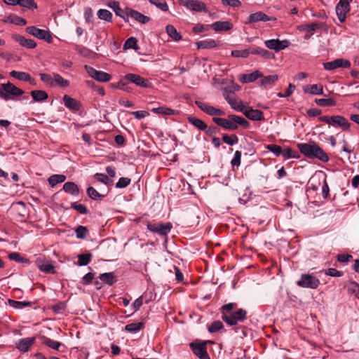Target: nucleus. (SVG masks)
<instances>
[{"instance_id":"64","label":"nucleus","mask_w":359,"mask_h":359,"mask_svg":"<svg viewBox=\"0 0 359 359\" xmlns=\"http://www.w3.org/2000/svg\"><path fill=\"white\" fill-rule=\"evenodd\" d=\"M229 104L232 109L236 111L243 112L244 110L242 102H238L236 100V99H234L231 102H230Z\"/></svg>"},{"instance_id":"3","label":"nucleus","mask_w":359,"mask_h":359,"mask_svg":"<svg viewBox=\"0 0 359 359\" xmlns=\"http://www.w3.org/2000/svg\"><path fill=\"white\" fill-rule=\"evenodd\" d=\"M247 318V311L245 309H239L230 315L222 316V319L229 325H236L238 323L243 322Z\"/></svg>"},{"instance_id":"9","label":"nucleus","mask_w":359,"mask_h":359,"mask_svg":"<svg viewBox=\"0 0 359 359\" xmlns=\"http://www.w3.org/2000/svg\"><path fill=\"white\" fill-rule=\"evenodd\" d=\"M84 68L90 77L98 81L107 82L111 79V76L107 72L96 70L88 65H85Z\"/></svg>"},{"instance_id":"57","label":"nucleus","mask_w":359,"mask_h":359,"mask_svg":"<svg viewBox=\"0 0 359 359\" xmlns=\"http://www.w3.org/2000/svg\"><path fill=\"white\" fill-rule=\"evenodd\" d=\"M71 208L83 215H86L88 213V210L86 205L81 203H72L71 204Z\"/></svg>"},{"instance_id":"46","label":"nucleus","mask_w":359,"mask_h":359,"mask_svg":"<svg viewBox=\"0 0 359 359\" xmlns=\"http://www.w3.org/2000/svg\"><path fill=\"white\" fill-rule=\"evenodd\" d=\"M54 77V85L57 84L60 87L65 88L69 85V81L65 79L62 76L58 74H53Z\"/></svg>"},{"instance_id":"45","label":"nucleus","mask_w":359,"mask_h":359,"mask_svg":"<svg viewBox=\"0 0 359 359\" xmlns=\"http://www.w3.org/2000/svg\"><path fill=\"white\" fill-rule=\"evenodd\" d=\"M19 4L20 7L34 10L37 8V4L34 0H19Z\"/></svg>"},{"instance_id":"36","label":"nucleus","mask_w":359,"mask_h":359,"mask_svg":"<svg viewBox=\"0 0 359 359\" xmlns=\"http://www.w3.org/2000/svg\"><path fill=\"white\" fill-rule=\"evenodd\" d=\"M144 325V324L142 322L130 323L126 325L125 330L128 332L136 333L142 330Z\"/></svg>"},{"instance_id":"59","label":"nucleus","mask_w":359,"mask_h":359,"mask_svg":"<svg viewBox=\"0 0 359 359\" xmlns=\"http://www.w3.org/2000/svg\"><path fill=\"white\" fill-rule=\"evenodd\" d=\"M266 149L273 152L276 156H280L283 153L282 147L277 144H269L266 146Z\"/></svg>"},{"instance_id":"10","label":"nucleus","mask_w":359,"mask_h":359,"mask_svg":"<svg viewBox=\"0 0 359 359\" xmlns=\"http://www.w3.org/2000/svg\"><path fill=\"white\" fill-rule=\"evenodd\" d=\"M180 4L187 8L196 12H207L208 8L205 3L196 0H180Z\"/></svg>"},{"instance_id":"6","label":"nucleus","mask_w":359,"mask_h":359,"mask_svg":"<svg viewBox=\"0 0 359 359\" xmlns=\"http://www.w3.org/2000/svg\"><path fill=\"white\" fill-rule=\"evenodd\" d=\"M26 32L39 39L45 40L48 43L53 41V37L48 30L41 29L35 26H29L26 28Z\"/></svg>"},{"instance_id":"8","label":"nucleus","mask_w":359,"mask_h":359,"mask_svg":"<svg viewBox=\"0 0 359 359\" xmlns=\"http://www.w3.org/2000/svg\"><path fill=\"white\" fill-rule=\"evenodd\" d=\"M352 0H339L336 6V13L339 20L344 22L346 18V14L350 11V3Z\"/></svg>"},{"instance_id":"7","label":"nucleus","mask_w":359,"mask_h":359,"mask_svg":"<svg viewBox=\"0 0 359 359\" xmlns=\"http://www.w3.org/2000/svg\"><path fill=\"white\" fill-rule=\"evenodd\" d=\"M297 284L302 287L316 289L320 285V280L311 274H302Z\"/></svg>"},{"instance_id":"19","label":"nucleus","mask_w":359,"mask_h":359,"mask_svg":"<svg viewBox=\"0 0 359 359\" xmlns=\"http://www.w3.org/2000/svg\"><path fill=\"white\" fill-rule=\"evenodd\" d=\"M35 340V337L20 339L18 342H16V348L21 352H27L30 347L34 344Z\"/></svg>"},{"instance_id":"13","label":"nucleus","mask_w":359,"mask_h":359,"mask_svg":"<svg viewBox=\"0 0 359 359\" xmlns=\"http://www.w3.org/2000/svg\"><path fill=\"white\" fill-rule=\"evenodd\" d=\"M195 104L201 109L203 112L206 113L210 116H224L225 113L224 111L217 109L215 107L210 106L205 102L196 100Z\"/></svg>"},{"instance_id":"26","label":"nucleus","mask_w":359,"mask_h":359,"mask_svg":"<svg viewBox=\"0 0 359 359\" xmlns=\"http://www.w3.org/2000/svg\"><path fill=\"white\" fill-rule=\"evenodd\" d=\"M30 95L33 98V101L32 102H43L46 100L48 97V93L41 90H32L31 91Z\"/></svg>"},{"instance_id":"44","label":"nucleus","mask_w":359,"mask_h":359,"mask_svg":"<svg viewBox=\"0 0 359 359\" xmlns=\"http://www.w3.org/2000/svg\"><path fill=\"white\" fill-rule=\"evenodd\" d=\"M39 269L46 273L55 274L56 273L54 266L50 262L39 264Z\"/></svg>"},{"instance_id":"41","label":"nucleus","mask_w":359,"mask_h":359,"mask_svg":"<svg viewBox=\"0 0 359 359\" xmlns=\"http://www.w3.org/2000/svg\"><path fill=\"white\" fill-rule=\"evenodd\" d=\"M10 75L19 81H27L29 79V74L24 72L13 70L10 72Z\"/></svg>"},{"instance_id":"35","label":"nucleus","mask_w":359,"mask_h":359,"mask_svg":"<svg viewBox=\"0 0 359 359\" xmlns=\"http://www.w3.org/2000/svg\"><path fill=\"white\" fill-rule=\"evenodd\" d=\"M153 113L162 114V115H173L175 114V111L171 108L162 106L158 107H154L151 109Z\"/></svg>"},{"instance_id":"11","label":"nucleus","mask_w":359,"mask_h":359,"mask_svg":"<svg viewBox=\"0 0 359 359\" xmlns=\"http://www.w3.org/2000/svg\"><path fill=\"white\" fill-rule=\"evenodd\" d=\"M126 80L128 81L129 83H134L141 88H148L151 86V83L149 80L139 74L133 73L127 74H126Z\"/></svg>"},{"instance_id":"56","label":"nucleus","mask_w":359,"mask_h":359,"mask_svg":"<svg viewBox=\"0 0 359 359\" xmlns=\"http://www.w3.org/2000/svg\"><path fill=\"white\" fill-rule=\"evenodd\" d=\"M137 40L135 37H130L128 38L124 45L123 48L124 49H128V48H133V49H137Z\"/></svg>"},{"instance_id":"20","label":"nucleus","mask_w":359,"mask_h":359,"mask_svg":"<svg viewBox=\"0 0 359 359\" xmlns=\"http://www.w3.org/2000/svg\"><path fill=\"white\" fill-rule=\"evenodd\" d=\"M63 102L65 106L72 111H77L81 108V103L79 101L67 95H64Z\"/></svg>"},{"instance_id":"15","label":"nucleus","mask_w":359,"mask_h":359,"mask_svg":"<svg viewBox=\"0 0 359 359\" xmlns=\"http://www.w3.org/2000/svg\"><path fill=\"white\" fill-rule=\"evenodd\" d=\"M271 20H275L272 17H270L262 11H258L255 13H252L249 15L245 24H252L258 22H267Z\"/></svg>"},{"instance_id":"51","label":"nucleus","mask_w":359,"mask_h":359,"mask_svg":"<svg viewBox=\"0 0 359 359\" xmlns=\"http://www.w3.org/2000/svg\"><path fill=\"white\" fill-rule=\"evenodd\" d=\"M75 233L77 238L84 239L88 234V230L87 227L80 225L76 228Z\"/></svg>"},{"instance_id":"63","label":"nucleus","mask_w":359,"mask_h":359,"mask_svg":"<svg viewBox=\"0 0 359 359\" xmlns=\"http://www.w3.org/2000/svg\"><path fill=\"white\" fill-rule=\"evenodd\" d=\"M131 180L128 177H121L116 184V187L118 189H122L128 187Z\"/></svg>"},{"instance_id":"55","label":"nucleus","mask_w":359,"mask_h":359,"mask_svg":"<svg viewBox=\"0 0 359 359\" xmlns=\"http://www.w3.org/2000/svg\"><path fill=\"white\" fill-rule=\"evenodd\" d=\"M224 327L223 323L219 320L214 321L211 323V325L208 327V331L210 333H214L219 331Z\"/></svg>"},{"instance_id":"2","label":"nucleus","mask_w":359,"mask_h":359,"mask_svg":"<svg viewBox=\"0 0 359 359\" xmlns=\"http://www.w3.org/2000/svg\"><path fill=\"white\" fill-rule=\"evenodd\" d=\"M23 94L24 91L22 89L9 81L0 85V98L5 101L14 100Z\"/></svg>"},{"instance_id":"40","label":"nucleus","mask_w":359,"mask_h":359,"mask_svg":"<svg viewBox=\"0 0 359 359\" xmlns=\"http://www.w3.org/2000/svg\"><path fill=\"white\" fill-rule=\"evenodd\" d=\"M92 254L90 252L78 255L77 264L79 266H86L91 262Z\"/></svg>"},{"instance_id":"38","label":"nucleus","mask_w":359,"mask_h":359,"mask_svg":"<svg viewBox=\"0 0 359 359\" xmlns=\"http://www.w3.org/2000/svg\"><path fill=\"white\" fill-rule=\"evenodd\" d=\"M278 79L277 74H271L264 76L260 81V85L262 86L266 87L268 86L273 85Z\"/></svg>"},{"instance_id":"61","label":"nucleus","mask_w":359,"mask_h":359,"mask_svg":"<svg viewBox=\"0 0 359 359\" xmlns=\"http://www.w3.org/2000/svg\"><path fill=\"white\" fill-rule=\"evenodd\" d=\"M149 1L163 11H167L168 10V6L165 1H160L159 0H149Z\"/></svg>"},{"instance_id":"30","label":"nucleus","mask_w":359,"mask_h":359,"mask_svg":"<svg viewBox=\"0 0 359 359\" xmlns=\"http://www.w3.org/2000/svg\"><path fill=\"white\" fill-rule=\"evenodd\" d=\"M228 118L231 119L236 125H240L244 128H248L250 126V123L241 116L235 114H230L228 116Z\"/></svg>"},{"instance_id":"24","label":"nucleus","mask_w":359,"mask_h":359,"mask_svg":"<svg viewBox=\"0 0 359 359\" xmlns=\"http://www.w3.org/2000/svg\"><path fill=\"white\" fill-rule=\"evenodd\" d=\"M304 92L313 95L323 94V86L322 84L306 85L304 87Z\"/></svg>"},{"instance_id":"21","label":"nucleus","mask_w":359,"mask_h":359,"mask_svg":"<svg viewBox=\"0 0 359 359\" xmlns=\"http://www.w3.org/2000/svg\"><path fill=\"white\" fill-rule=\"evenodd\" d=\"M243 114L250 120L252 121H264V116L262 111L258 109H254L251 107L243 110Z\"/></svg>"},{"instance_id":"33","label":"nucleus","mask_w":359,"mask_h":359,"mask_svg":"<svg viewBox=\"0 0 359 359\" xmlns=\"http://www.w3.org/2000/svg\"><path fill=\"white\" fill-rule=\"evenodd\" d=\"M187 120L191 124L200 130L204 131L207 129V124L200 118L194 116H189Z\"/></svg>"},{"instance_id":"23","label":"nucleus","mask_w":359,"mask_h":359,"mask_svg":"<svg viewBox=\"0 0 359 359\" xmlns=\"http://www.w3.org/2000/svg\"><path fill=\"white\" fill-rule=\"evenodd\" d=\"M215 32L229 31L233 28L229 21H217L210 25Z\"/></svg>"},{"instance_id":"4","label":"nucleus","mask_w":359,"mask_h":359,"mask_svg":"<svg viewBox=\"0 0 359 359\" xmlns=\"http://www.w3.org/2000/svg\"><path fill=\"white\" fill-rule=\"evenodd\" d=\"M147 229L151 232L156 233L162 236H167V235L170 233L172 225L170 222H166L165 224L161 222H149L147 225Z\"/></svg>"},{"instance_id":"5","label":"nucleus","mask_w":359,"mask_h":359,"mask_svg":"<svg viewBox=\"0 0 359 359\" xmlns=\"http://www.w3.org/2000/svg\"><path fill=\"white\" fill-rule=\"evenodd\" d=\"M193 353L197 355L199 359H210L208 352L205 341L196 340L189 344Z\"/></svg>"},{"instance_id":"28","label":"nucleus","mask_w":359,"mask_h":359,"mask_svg":"<svg viewBox=\"0 0 359 359\" xmlns=\"http://www.w3.org/2000/svg\"><path fill=\"white\" fill-rule=\"evenodd\" d=\"M99 278L103 283L112 285L117 281V278L113 272L104 273L100 275Z\"/></svg>"},{"instance_id":"37","label":"nucleus","mask_w":359,"mask_h":359,"mask_svg":"<svg viewBox=\"0 0 359 359\" xmlns=\"http://www.w3.org/2000/svg\"><path fill=\"white\" fill-rule=\"evenodd\" d=\"M166 32L169 36L174 41H178L182 39L181 34L177 31L173 25H168L166 26Z\"/></svg>"},{"instance_id":"42","label":"nucleus","mask_w":359,"mask_h":359,"mask_svg":"<svg viewBox=\"0 0 359 359\" xmlns=\"http://www.w3.org/2000/svg\"><path fill=\"white\" fill-rule=\"evenodd\" d=\"M236 307H237L236 303H229V304L223 305L220 308L222 316H224V315H226V316L230 315L231 313H232L233 312V310L234 309H236Z\"/></svg>"},{"instance_id":"17","label":"nucleus","mask_w":359,"mask_h":359,"mask_svg":"<svg viewBox=\"0 0 359 359\" xmlns=\"http://www.w3.org/2000/svg\"><path fill=\"white\" fill-rule=\"evenodd\" d=\"M332 123L331 125L334 127H339L343 130L347 131L350 130L351 123L348 121L341 116H332V118H331Z\"/></svg>"},{"instance_id":"25","label":"nucleus","mask_w":359,"mask_h":359,"mask_svg":"<svg viewBox=\"0 0 359 359\" xmlns=\"http://www.w3.org/2000/svg\"><path fill=\"white\" fill-rule=\"evenodd\" d=\"M263 77V74L258 70L255 71L251 74H242L240 81L243 83H252L255 81L257 79Z\"/></svg>"},{"instance_id":"1","label":"nucleus","mask_w":359,"mask_h":359,"mask_svg":"<svg viewBox=\"0 0 359 359\" xmlns=\"http://www.w3.org/2000/svg\"><path fill=\"white\" fill-rule=\"evenodd\" d=\"M297 147L309 158H318L324 163L329 161L327 154L314 142L298 143Z\"/></svg>"},{"instance_id":"60","label":"nucleus","mask_w":359,"mask_h":359,"mask_svg":"<svg viewBox=\"0 0 359 359\" xmlns=\"http://www.w3.org/2000/svg\"><path fill=\"white\" fill-rule=\"evenodd\" d=\"M41 80L49 85L50 86H54V77L53 78L50 74L46 73H41L39 74Z\"/></svg>"},{"instance_id":"34","label":"nucleus","mask_w":359,"mask_h":359,"mask_svg":"<svg viewBox=\"0 0 359 359\" xmlns=\"http://www.w3.org/2000/svg\"><path fill=\"white\" fill-rule=\"evenodd\" d=\"M196 46L198 48L209 49L216 47L217 46V43L215 40L209 39L198 41L196 43Z\"/></svg>"},{"instance_id":"49","label":"nucleus","mask_w":359,"mask_h":359,"mask_svg":"<svg viewBox=\"0 0 359 359\" xmlns=\"http://www.w3.org/2000/svg\"><path fill=\"white\" fill-rule=\"evenodd\" d=\"M97 16L101 20L111 22L112 18V13L107 9H100L97 11Z\"/></svg>"},{"instance_id":"47","label":"nucleus","mask_w":359,"mask_h":359,"mask_svg":"<svg viewBox=\"0 0 359 359\" xmlns=\"http://www.w3.org/2000/svg\"><path fill=\"white\" fill-rule=\"evenodd\" d=\"M315 102L320 107H328V106H335L336 105V101L333 100L332 98H320V99H316Z\"/></svg>"},{"instance_id":"14","label":"nucleus","mask_w":359,"mask_h":359,"mask_svg":"<svg viewBox=\"0 0 359 359\" xmlns=\"http://www.w3.org/2000/svg\"><path fill=\"white\" fill-rule=\"evenodd\" d=\"M264 44L268 48L274 50L276 52H278L285 49V48H287L290 43L287 40L280 41L276 39L266 40L264 41Z\"/></svg>"},{"instance_id":"18","label":"nucleus","mask_w":359,"mask_h":359,"mask_svg":"<svg viewBox=\"0 0 359 359\" xmlns=\"http://www.w3.org/2000/svg\"><path fill=\"white\" fill-rule=\"evenodd\" d=\"M12 39L15 41L18 42L20 46L25 47L27 48L32 49L36 46V43L34 40L31 39H26L25 37L20 34H13Z\"/></svg>"},{"instance_id":"39","label":"nucleus","mask_w":359,"mask_h":359,"mask_svg":"<svg viewBox=\"0 0 359 359\" xmlns=\"http://www.w3.org/2000/svg\"><path fill=\"white\" fill-rule=\"evenodd\" d=\"M66 180V177L64 175H53L48 178V183L54 187L59 183L64 182Z\"/></svg>"},{"instance_id":"22","label":"nucleus","mask_w":359,"mask_h":359,"mask_svg":"<svg viewBox=\"0 0 359 359\" xmlns=\"http://www.w3.org/2000/svg\"><path fill=\"white\" fill-rule=\"evenodd\" d=\"M131 17L132 18L135 19L137 22L142 23V24H146L149 22L150 18L148 16H146L140 12L133 10L131 8L127 9V18Z\"/></svg>"},{"instance_id":"16","label":"nucleus","mask_w":359,"mask_h":359,"mask_svg":"<svg viewBox=\"0 0 359 359\" xmlns=\"http://www.w3.org/2000/svg\"><path fill=\"white\" fill-rule=\"evenodd\" d=\"M212 121L217 125L222 127L223 128L229 130H236L238 126L233 123L230 118H224L219 117H213Z\"/></svg>"},{"instance_id":"32","label":"nucleus","mask_w":359,"mask_h":359,"mask_svg":"<svg viewBox=\"0 0 359 359\" xmlns=\"http://www.w3.org/2000/svg\"><path fill=\"white\" fill-rule=\"evenodd\" d=\"M323 26L324 24L323 22H316L303 25L301 27L302 30L308 32L310 33V35H313L316 30L322 29Z\"/></svg>"},{"instance_id":"53","label":"nucleus","mask_w":359,"mask_h":359,"mask_svg":"<svg viewBox=\"0 0 359 359\" xmlns=\"http://www.w3.org/2000/svg\"><path fill=\"white\" fill-rule=\"evenodd\" d=\"M113 9L116 15L121 17L126 22H128L127 11L125 12L120 8L118 3L114 2Z\"/></svg>"},{"instance_id":"31","label":"nucleus","mask_w":359,"mask_h":359,"mask_svg":"<svg viewBox=\"0 0 359 359\" xmlns=\"http://www.w3.org/2000/svg\"><path fill=\"white\" fill-rule=\"evenodd\" d=\"M4 22H10L16 25L24 26L27 24V20L16 15H11L4 20Z\"/></svg>"},{"instance_id":"52","label":"nucleus","mask_w":359,"mask_h":359,"mask_svg":"<svg viewBox=\"0 0 359 359\" xmlns=\"http://www.w3.org/2000/svg\"><path fill=\"white\" fill-rule=\"evenodd\" d=\"M9 305L16 308V309H22L25 306H31V302L27 301H23V302H19V301H15L12 299L8 300Z\"/></svg>"},{"instance_id":"50","label":"nucleus","mask_w":359,"mask_h":359,"mask_svg":"<svg viewBox=\"0 0 359 359\" xmlns=\"http://www.w3.org/2000/svg\"><path fill=\"white\" fill-rule=\"evenodd\" d=\"M284 158H299V155L298 153L294 150H292L290 147H287L285 149H283V153L281 154Z\"/></svg>"},{"instance_id":"48","label":"nucleus","mask_w":359,"mask_h":359,"mask_svg":"<svg viewBox=\"0 0 359 359\" xmlns=\"http://www.w3.org/2000/svg\"><path fill=\"white\" fill-rule=\"evenodd\" d=\"M222 140L226 144H227L230 146H232L238 142V137H237L236 135H234V134L231 135H229L227 134H224L222 135Z\"/></svg>"},{"instance_id":"54","label":"nucleus","mask_w":359,"mask_h":359,"mask_svg":"<svg viewBox=\"0 0 359 359\" xmlns=\"http://www.w3.org/2000/svg\"><path fill=\"white\" fill-rule=\"evenodd\" d=\"M11 260H14L18 263H28L29 260L27 258L22 257L18 252H12L8 255Z\"/></svg>"},{"instance_id":"12","label":"nucleus","mask_w":359,"mask_h":359,"mask_svg":"<svg viewBox=\"0 0 359 359\" xmlns=\"http://www.w3.org/2000/svg\"><path fill=\"white\" fill-rule=\"evenodd\" d=\"M323 65L324 68L328 71L337 68H349L351 67L350 61L343 58H337L331 62H323Z\"/></svg>"},{"instance_id":"43","label":"nucleus","mask_w":359,"mask_h":359,"mask_svg":"<svg viewBox=\"0 0 359 359\" xmlns=\"http://www.w3.org/2000/svg\"><path fill=\"white\" fill-rule=\"evenodd\" d=\"M87 195L93 200H102L105 195L100 194L95 189L89 187L86 190Z\"/></svg>"},{"instance_id":"27","label":"nucleus","mask_w":359,"mask_h":359,"mask_svg":"<svg viewBox=\"0 0 359 359\" xmlns=\"http://www.w3.org/2000/svg\"><path fill=\"white\" fill-rule=\"evenodd\" d=\"M63 190L72 196H77L79 194L78 186L72 182H65L63 185Z\"/></svg>"},{"instance_id":"62","label":"nucleus","mask_w":359,"mask_h":359,"mask_svg":"<svg viewBox=\"0 0 359 359\" xmlns=\"http://www.w3.org/2000/svg\"><path fill=\"white\" fill-rule=\"evenodd\" d=\"M94 178L96 179L98 182L104 183V184L107 185L111 182V181L109 179L108 176L102 173H95L94 175Z\"/></svg>"},{"instance_id":"29","label":"nucleus","mask_w":359,"mask_h":359,"mask_svg":"<svg viewBox=\"0 0 359 359\" xmlns=\"http://www.w3.org/2000/svg\"><path fill=\"white\" fill-rule=\"evenodd\" d=\"M42 344L56 351H60V348L63 346L60 342L54 341L47 337L43 336L41 337Z\"/></svg>"},{"instance_id":"58","label":"nucleus","mask_w":359,"mask_h":359,"mask_svg":"<svg viewBox=\"0 0 359 359\" xmlns=\"http://www.w3.org/2000/svg\"><path fill=\"white\" fill-rule=\"evenodd\" d=\"M231 55L235 57L246 58L249 56L248 48L243 50H233L231 51Z\"/></svg>"}]
</instances>
